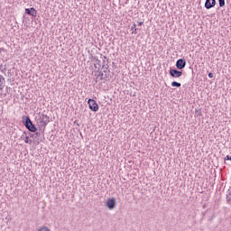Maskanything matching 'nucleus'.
Instances as JSON below:
<instances>
[{
    "mask_svg": "<svg viewBox=\"0 0 231 231\" xmlns=\"http://www.w3.org/2000/svg\"><path fill=\"white\" fill-rule=\"evenodd\" d=\"M22 122L23 125H25L26 129L30 131V133H35L37 131V127H35V125H33L32 119H30V116H23Z\"/></svg>",
    "mask_w": 231,
    "mask_h": 231,
    "instance_id": "f257e3e1",
    "label": "nucleus"
},
{
    "mask_svg": "<svg viewBox=\"0 0 231 231\" xmlns=\"http://www.w3.org/2000/svg\"><path fill=\"white\" fill-rule=\"evenodd\" d=\"M39 122L41 124V127H42L43 131L46 130V125L50 124V116L46 114H42L39 117Z\"/></svg>",
    "mask_w": 231,
    "mask_h": 231,
    "instance_id": "f03ea898",
    "label": "nucleus"
},
{
    "mask_svg": "<svg viewBox=\"0 0 231 231\" xmlns=\"http://www.w3.org/2000/svg\"><path fill=\"white\" fill-rule=\"evenodd\" d=\"M90 60L92 62H94V67L96 71H100V68H102V63L100 60H98V57L93 56V54H90Z\"/></svg>",
    "mask_w": 231,
    "mask_h": 231,
    "instance_id": "7ed1b4c3",
    "label": "nucleus"
},
{
    "mask_svg": "<svg viewBox=\"0 0 231 231\" xmlns=\"http://www.w3.org/2000/svg\"><path fill=\"white\" fill-rule=\"evenodd\" d=\"M88 107H89V109H91V111H94L95 113H96V111H98V104H97V101H95V99L89 98L88 100Z\"/></svg>",
    "mask_w": 231,
    "mask_h": 231,
    "instance_id": "20e7f679",
    "label": "nucleus"
},
{
    "mask_svg": "<svg viewBox=\"0 0 231 231\" xmlns=\"http://www.w3.org/2000/svg\"><path fill=\"white\" fill-rule=\"evenodd\" d=\"M169 73H170L171 77H172L173 79H180V77H181V75H183L182 71L178 70L176 69H171L169 70Z\"/></svg>",
    "mask_w": 231,
    "mask_h": 231,
    "instance_id": "39448f33",
    "label": "nucleus"
},
{
    "mask_svg": "<svg viewBox=\"0 0 231 231\" xmlns=\"http://www.w3.org/2000/svg\"><path fill=\"white\" fill-rule=\"evenodd\" d=\"M177 69H183L187 66V61L184 59H179L176 61Z\"/></svg>",
    "mask_w": 231,
    "mask_h": 231,
    "instance_id": "423d86ee",
    "label": "nucleus"
},
{
    "mask_svg": "<svg viewBox=\"0 0 231 231\" xmlns=\"http://www.w3.org/2000/svg\"><path fill=\"white\" fill-rule=\"evenodd\" d=\"M204 6L207 10L214 8V6H216V0H206Z\"/></svg>",
    "mask_w": 231,
    "mask_h": 231,
    "instance_id": "0eeeda50",
    "label": "nucleus"
},
{
    "mask_svg": "<svg viewBox=\"0 0 231 231\" xmlns=\"http://www.w3.org/2000/svg\"><path fill=\"white\" fill-rule=\"evenodd\" d=\"M25 14H27V15H32V17H37V10H35L33 7L26 8Z\"/></svg>",
    "mask_w": 231,
    "mask_h": 231,
    "instance_id": "6e6552de",
    "label": "nucleus"
},
{
    "mask_svg": "<svg viewBox=\"0 0 231 231\" xmlns=\"http://www.w3.org/2000/svg\"><path fill=\"white\" fill-rule=\"evenodd\" d=\"M103 69V73H105V79H109V65L108 64H104L101 66Z\"/></svg>",
    "mask_w": 231,
    "mask_h": 231,
    "instance_id": "1a4fd4ad",
    "label": "nucleus"
},
{
    "mask_svg": "<svg viewBox=\"0 0 231 231\" xmlns=\"http://www.w3.org/2000/svg\"><path fill=\"white\" fill-rule=\"evenodd\" d=\"M106 207L110 209L113 210V208H115V207H116V205L115 204V199H108L106 200Z\"/></svg>",
    "mask_w": 231,
    "mask_h": 231,
    "instance_id": "9d476101",
    "label": "nucleus"
},
{
    "mask_svg": "<svg viewBox=\"0 0 231 231\" xmlns=\"http://www.w3.org/2000/svg\"><path fill=\"white\" fill-rule=\"evenodd\" d=\"M97 77L96 79V82H98V77H99V80H107V78H106V75H104V73L102 71H97Z\"/></svg>",
    "mask_w": 231,
    "mask_h": 231,
    "instance_id": "9b49d317",
    "label": "nucleus"
},
{
    "mask_svg": "<svg viewBox=\"0 0 231 231\" xmlns=\"http://www.w3.org/2000/svg\"><path fill=\"white\" fill-rule=\"evenodd\" d=\"M171 86L172 88H181V83H179L177 81H172Z\"/></svg>",
    "mask_w": 231,
    "mask_h": 231,
    "instance_id": "f8f14e48",
    "label": "nucleus"
},
{
    "mask_svg": "<svg viewBox=\"0 0 231 231\" xmlns=\"http://www.w3.org/2000/svg\"><path fill=\"white\" fill-rule=\"evenodd\" d=\"M131 30H132V33H134V35H136V33H138L137 29H136V23H134L132 25Z\"/></svg>",
    "mask_w": 231,
    "mask_h": 231,
    "instance_id": "ddd939ff",
    "label": "nucleus"
},
{
    "mask_svg": "<svg viewBox=\"0 0 231 231\" xmlns=\"http://www.w3.org/2000/svg\"><path fill=\"white\" fill-rule=\"evenodd\" d=\"M5 88V78L3 79H0V91H3Z\"/></svg>",
    "mask_w": 231,
    "mask_h": 231,
    "instance_id": "4468645a",
    "label": "nucleus"
},
{
    "mask_svg": "<svg viewBox=\"0 0 231 231\" xmlns=\"http://www.w3.org/2000/svg\"><path fill=\"white\" fill-rule=\"evenodd\" d=\"M38 231H51L48 226H42Z\"/></svg>",
    "mask_w": 231,
    "mask_h": 231,
    "instance_id": "2eb2a0df",
    "label": "nucleus"
},
{
    "mask_svg": "<svg viewBox=\"0 0 231 231\" xmlns=\"http://www.w3.org/2000/svg\"><path fill=\"white\" fill-rule=\"evenodd\" d=\"M104 64H108L107 57H106V56L103 57V61H102L101 66H104Z\"/></svg>",
    "mask_w": 231,
    "mask_h": 231,
    "instance_id": "dca6fc26",
    "label": "nucleus"
},
{
    "mask_svg": "<svg viewBox=\"0 0 231 231\" xmlns=\"http://www.w3.org/2000/svg\"><path fill=\"white\" fill-rule=\"evenodd\" d=\"M24 143H30V144H32V139H30L29 136H26V137H25V140H24Z\"/></svg>",
    "mask_w": 231,
    "mask_h": 231,
    "instance_id": "f3484780",
    "label": "nucleus"
},
{
    "mask_svg": "<svg viewBox=\"0 0 231 231\" xmlns=\"http://www.w3.org/2000/svg\"><path fill=\"white\" fill-rule=\"evenodd\" d=\"M220 8H223L225 6V0H218Z\"/></svg>",
    "mask_w": 231,
    "mask_h": 231,
    "instance_id": "a211bd4d",
    "label": "nucleus"
},
{
    "mask_svg": "<svg viewBox=\"0 0 231 231\" xmlns=\"http://www.w3.org/2000/svg\"><path fill=\"white\" fill-rule=\"evenodd\" d=\"M227 201H231V190L227 194Z\"/></svg>",
    "mask_w": 231,
    "mask_h": 231,
    "instance_id": "6ab92c4d",
    "label": "nucleus"
},
{
    "mask_svg": "<svg viewBox=\"0 0 231 231\" xmlns=\"http://www.w3.org/2000/svg\"><path fill=\"white\" fill-rule=\"evenodd\" d=\"M208 77H209V79H214V73L209 72V73H208Z\"/></svg>",
    "mask_w": 231,
    "mask_h": 231,
    "instance_id": "aec40b11",
    "label": "nucleus"
},
{
    "mask_svg": "<svg viewBox=\"0 0 231 231\" xmlns=\"http://www.w3.org/2000/svg\"><path fill=\"white\" fill-rule=\"evenodd\" d=\"M3 51H6L5 48H0V53H3Z\"/></svg>",
    "mask_w": 231,
    "mask_h": 231,
    "instance_id": "412c9836",
    "label": "nucleus"
},
{
    "mask_svg": "<svg viewBox=\"0 0 231 231\" xmlns=\"http://www.w3.org/2000/svg\"><path fill=\"white\" fill-rule=\"evenodd\" d=\"M142 24H143V22H139L138 23V26H142Z\"/></svg>",
    "mask_w": 231,
    "mask_h": 231,
    "instance_id": "4be33fe9",
    "label": "nucleus"
},
{
    "mask_svg": "<svg viewBox=\"0 0 231 231\" xmlns=\"http://www.w3.org/2000/svg\"><path fill=\"white\" fill-rule=\"evenodd\" d=\"M5 77H3V75L0 74V79H4Z\"/></svg>",
    "mask_w": 231,
    "mask_h": 231,
    "instance_id": "5701e85b",
    "label": "nucleus"
},
{
    "mask_svg": "<svg viewBox=\"0 0 231 231\" xmlns=\"http://www.w3.org/2000/svg\"><path fill=\"white\" fill-rule=\"evenodd\" d=\"M30 136H31V138H32V136H33V134H30Z\"/></svg>",
    "mask_w": 231,
    "mask_h": 231,
    "instance_id": "b1692460",
    "label": "nucleus"
}]
</instances>
